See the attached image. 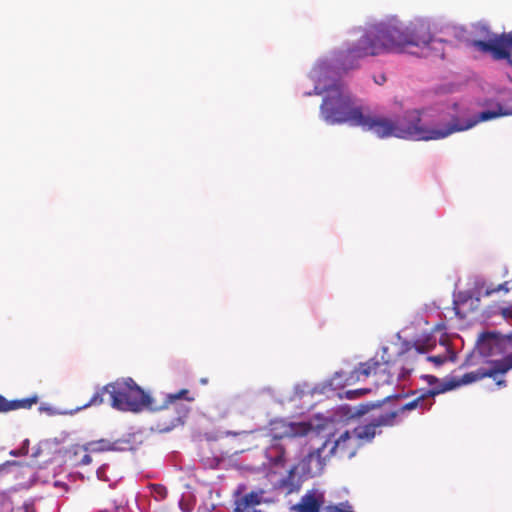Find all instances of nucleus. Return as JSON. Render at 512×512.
Listing matches in <instances>:
<instances>
[{
  "instance_id": "nucleus-28",
  "label": "nucleus",
  "mask_w": 512,
  "mask_h": 512,
  "mask_svg": "<svg viewBox=\"0 0 512 512\" xmlns=\"http://www.w3.org/2000/svg\"><path fill=\"white\" fill-rule=\"evenodd\" d=\"M422 378L426 380L429 385H435L439 382L438 378L434 375H423Z\"/></svg>"
},
{
  "instance_id": "nucleus-29",
  "label": "nucleus",
  "mask_w": 512,
  "mask_h": 512,
  "mask_svg": "<svg viewBox=\"0 0 512 512\" xmlns=\"http://www.w3.org/2000/svg\"><path fill=\"white\" fill-rule=\"evenodd\" d=\"M503 376L504 375H498L496 379H493L498 387L504 388L507 386V381Z\"/></svg>"
},
{
  "instance_id": "nucleus-8",
  "label": "nucleus",
  "mask_w": 512,
  "mask_h": 512,
  "mask_svg": "<svg viewBox=\"0 0 512 512\" xmlns=\"http://www.w3.org/2000/svg\"><path fill=\"white\" fill-rule=\"evenodd\" d=\"M454 388V385H447L442 387H434L428 390L423 391L416 398L409 401L408 403L402 405L397 410L393 412H397V417L406 412L415 409H420L422 412L428 411L432 405L434 404L433 398L440 393L446 392Z\"/></svg>"
},
{
  "instance_id": "nucleus-39",
  "label": "nucleus",
  "mask_w": 512,
  "mask_h": 512,
  "mask_svg": "<svg viewBox=\"0 0 512 512\" xmlns=\"http://www.w3.org/2000/svg\"><path fill=\"white\" fill-rule=\"evenodd\" d=\"M101 473H102V472H101V469H98V471H97V475H98V477H99V478H101Z\"/></svg>"
},
{
  "instance_id": "nucleus-9",
  "label": "nucleus",
  "mask_w": 512,
  "mask_h": 512,
  "mask_svg": "<svg viewBox=\"0 0 512 512\" xmlns=\"http://www.w3.org/2000/svg\"><path fill=\"white\" fill-rule=\"evenodd\" d=\"M327 446L325 442L322 447L309 452L298 464L302 476L315 477L320 475L326 465L325 457L322 456L323 451Z\"/></svg>"
},
{
  "instance_id": "nucleus-10",
  "label": "nucleus",
  "mask_w": 512,
  "mask_h": 512,
  "mask_svg": "<svg viewBox=\"0 0 512 512\" xmlns=\"http://www.w3.org/2000/svg\"><path fill=\"white\" fill-rule=\"evenodd\" d=\"M359 448L360 446L350 430H346L334 441L330 448V454L350 459L356 455Z\"/></svg>"
},
{
  "instance_id": "nucleus-30",
  "label": "nucleus",
  "mask_w": 512,
  "mask_h": 512,
  "mask_svg": "<svg viewBox=\"0 0 512 512\" xmlns=\"http://www.w3.org/2000/svg\"><path fill=\"white\" fill-rule=\"evenodd\" d=\"M501 314L506 319H512V306L503 308Z\"/></svg>"
},
{
  "instance_id": "nucleus-5",
  "label": "nucleus",
  "mask_w": 512,
  "mask_h": 512,
  "mask_svg": "<svg viewBox=\"0 0 512 512\" xmlns=\"http://www.w3.org/2000/svg\"><path fill=\"white\" fill-rule=\"evenodd\" d=\"M477 30L485 40H473L472 46L483 53H490L495 60H507L512 66V55L509 51L512 48V31L498 36L482 24L477 26Z\"/></svg>"
},
{
  "instance_id": "nucleus-24",
  "label": "nucleus",
  "mask_w": 512,
  "mask_h": 512,
  "mask_svg": "<svg viewBox=\"0 0 512 512\" xmlns=\"http://www.w3.org/2000/svg\"><path fill=\"white\" fill-rule=\"evenodd\" d=\"M412 370H413L412 365H409L407 367L406 366H401L400 367V371L397 374V379L398 380H405L410 375Z\"/></svg>"
},
{
  "instance_id": "nucleus-36",
  "label": "nucleus",
  "mask_w": 512,
  "mask_h": 512,
  "mask_svg": "<svg viewBox=\"0 0 512 512\" xmlns=\"http://www.w3.org/2000/svg\"><path fill=\"white\" fill-rule=\"evenodd\" d=\"M474 364H475L474 363V355L467 357V359L464 362L465 366H470V365H474Z\"/></svg>"
},
{
  "instance_id": "nucleus-23",
  "label": "nucleus",
  "mask_w": 512,
  "mask_h": 512,
  "mask_svg": "<svg viewBox=\"0 0 512 512\" xmlns=\"http://www.w3.org/2000/svg\"><path fill=\"white\" fill-rule=\"evenodd\" d=\"M81 447H78L75 451L73 456L75 457L74 465L76 466H83L88 465L91 463L92 459L89 455L90 452H82Z\"/></svg>"
},
{
  "instance_id": "nucleus-11",
  "label": "nucleus",
  "mask_w": 512,
  "mask_h": 512,
  "mask_svg": "<svg viewBox=\"0 0 512 512\" xmlns=\"http://www.w3.org/2000/svg\"><path fill=\"white\" fill-rule=\"evenodd\" d=\"M325 504L324 493L318 489L308 490L300 501L292 507L295 512H320Z\"/></svg>"
},
{
  "instance_id": "nucleus-25",
  "label": "nucleus",
  "mask_w": 512,
  "mask_h": 512,
  "mask_svg": "<svg viewBox=\"0 0 512 512\" xmlns=\"http://www.w3.org/2000/svg\"><path fill=\"white\" fill-rule=\"evenodd\" d=\"M499 291H504V292H508L509 291V288L507 287V282L505 283H502V284H499L496 288H493V289H487L485 292H484V296H490L492 295L493 293L495 292H499Z\"/></svg>"
},
{
  "instance_id": "nucleus-18",
  "label": "nucleus",
  "mask_w": 512,
  "mask_h": 512,
  "mask_svg": "<svg viewBox=\"0 0 512 512\" xmlns=\"http://www.w3.org/2000/svg\"><path fill=\"white\" fill-rule=\"evenodd\" d=\"M266 456L275 466H283L285 463V449L281 445L270 446L266 451Z\"/></svg>"
},
{
  "instance_id": "nucleus-22",
  "label": "nucleus",
  "mask_w": 512,
  "mask_h": 512,
  "mask_svg": "<svg viewBox=\"0 0 512 512\" xmlns=\"http://www.w3.org/2000/svg\"><path fill=\"white\" fill-rule=\"evenodd\" d=\"M455 360L456 353L450 347L446 349V352L444 354L427 357V361L432 362L437 367L443 365L447 361L454 362Z\"/></svg>"
},
{
  "instance_id": "nucleus-4",
  "label": "nucleus",
  "mask_w": 512,
  "mask_h": 512,
  "mask_svg": "<svg viewBox=\"0 0 512 512\" xmlns=\"http://www.w3.org/2000/svg\"><path fill=\"white\" fill-rule=\"evenodd\" d=\"M323 93L325 96L320 106L323 119L329 124L349 123L355 126L363 107L354 105L347 87L339 80L324 86L318 83L314 88V94Z\"/></svg>"
},
{
  "instance_id": "nucleus-2",
  "label": "nucleus",
  "mask_w": 512,
  "mask_h": 512,
  "mask_svg": "<svg viewBox=\"0 0 512 512\" xmlns=\"http://www.w3.org/2000/svg\"><path fill=\"white\" fill-rule=\"evenodd\" d=\"M503 115L506 113L502 111L501 106H498L497 110L482 111L471 119L465 120L453 116L448 123L441 122L429 126L422 121L419 110L406 111L403 117L393 120L380 115H372L362 108L355 126H359L365 131H371L379 138L397 137L415 141H430L444 139L455 132L466 131L479 122Z\"/></svg>"
},
{
  "instance_id": "nucleus-1",
  "label": "nucleus",
  "mask_w": 512,
  "mask_h": 512,
  "mask_svg": "<svg viewBox=\"0 0 512 512\" xmlns=\"http://www.w3.org/2000/svg\"><path fill=\"white\" fill-rule=\"evenodd\" d=\"M433 38L429 24L423 21L404 25L396 18L370 25L361 38L339 54L341 69L359 67V60L368 56L404 53L410 47H427Z\"/></svg>"
},
{
  "instance_id": "nucleus-34",
  "label": "nucleus",
  "mask_w": 512,
  "mask_h": 512,
  "mask_svg": "<svg viewBox=\"0 0 512 512\" xmlns=\"http://www.w3.org/2000/svg\"><path fill=\"white\" fill-rule=\"evenodd\" d=\"M327 512H353V511H345V510L338 508L337 506H329L327 508Z\"/></svg>"
},
{
  "instance_id": "nucleus-21",
  "label": "nucleus",
  "mask_w": 512,
  "mask_h": 512,
  "mask_svg": "<svg viewBox=\"0 0 512 512\" xmlns=\"http://www.w3.org/2000/svg\"><path fill=\"white\" fill-rule=\"evenodd\" d=\"M310 430V426L305 423H292L289 425L287 430L284 432V437L293 438L298 436H304Z\"/></svg>"
},
{
  "instance_id": "nucleus-13",
  "label": "nucleus",
  "mask_w": 512,
  "mask_h": 512,
  "mask_svg": "<svg viewBox=\"0 0 512 512\" xmlns=\"http://www.w3.org/2000/svg\"><path fill=\"white\" fill-rule=\"evenodd\" d=\"M504 335L494 332L481 333L477 340V351L482 357H490L500 354V340Z\"/></svg>"
},
{
  "instance_id": "nucleus-12",
  "label": "nucleus",
  "mask_w": 512,
  "mask_h": 512,
  "mask_svg": "<svg viewBox=\"0 0 512 512\" xmlns=\"http://www.w3.org/2000/svg\"><path fill=\"white\" fill-rule=\"evenodd\" d=\"M487 363L489 364V367H480L475 371L465 373L457 382L450 381L444 386L454 385L455 388L456 386L471 384L484 378L496 379L497 376L500 375L499 371H497L493 361H487Z\"/></svg>"
},
{
  "instance_id": "nucleus-19",
  "label": "nucleus",
  "mask_w": 512,
  "mask_h": 512,
  "mask_svg": "<svg viewBox=\"0 0 512 512\" xmlns=\"http://www.w3.org/2000/svg\"><path fill=\"white\" fill-rule=\"evenodd\" d=\"M111 390L112 387H110V383L103 386L102 388L97 389L93 396L90 398V400L83 405V408L91 406H100L101 404L104 403V396L106 394H109V400L111 401Z\"/></svg>"
},
{
  "instance_id": "nucleus-7",
  "label": "nucleus",
  "mask_w": 512,
  "mask_h": 512,
  "mask_svg": "<svg viewBox=\"0 0 512 512\" xmlns=\"http://www.w3.org/2000/svg\"><path fill=\"white\" fill-rule=\"evenodd\" d=\"M395 366V364L390 365L388 362H381L375 358H371L366 362L360 363L353 371V375L359 380L360 376L369 377L371 375L382 374L384 376L383 382L391 383L395 374V371H392V369H394Z\"/></svg>"
},
{
  "instance_id": "nucleus-15",
  "label": "nucleus",
  "mask_w": 512,
  "mask_h": 512,
  "mask_svg": "<svg viewBox=\"0 0 512 512\" xmlns=\"http://www.w3.org/2000/svg\"><path fill=\"white\" fill-rule=\"evenodd\" d=\"M302 478L299 464L294 465L288 470L287 475L279 480L278 488L284 490L286 494L296 492L301 487Z\"/></svg>"
},
{
  "instance_id": "nucleus-38",
  "label": "nucleus",
  "mask_w": 512,
  "mask_h": 512,
  "mask_svg": "<svg viewBox=\"0 0 512 512\" xmlns=\"http://www.w3.org/2000/svg\"><path fill=\"white\" fill-rule=\"evenodd\" d=\"M227 434H228V435H230V434H231V435L237 436V435H239L240 433H238V432H230V431H229V432H227Z\"/></svg>"
},
{
  "instance_id": "nucleus-20",
  "label": "nucleus",
  "mask_w": 512,
  "mask_h": 512,
  "mask_svg": "<svg viewBox=\"0 0 512 512\" xmlns=\"http://www.w3.org/2000/svg\"><path fill=\"white\" fill-rule=\"evenodd\" d=\"M262 494L263 492L251 491L241 497L238 501L244 506L247 510L254 508L257 505H260L262 502Z\"/></svg>"
},
{
  "instance_id": "nucleus-14",
  "label": "nucleus",
  "mask_w": 512,
  "mask_h": 512,
  "mask_svg": "<svg viewBox=\"0 0 512 512\" xmlns=\"http://www.w3.org/2000/svg\"><path fill=\"white\" fill-rule=\"evenodd\" d=\"M499 345L502 358L493 360V363L500 375H505L512 370V333L504 335Z\"/></svg>"
},
{
  "instance_id": "nucleus-16",
  "label": "nucleus",
  "mask_w": 512,
  "mask_h": 512,
  "mask_svg": "<svg viewBox=\"0 0 512 512\" xmlns=\"http://www.w3.org/2000/svg\"><path fill=\"white\" fill-rule=\"evenodd\" d=\"M38 402L37 396L17 400H8L0 394V413H8L19 409H30Z\"/></svg>"
},
{
  "instance_id": "nucleus-27",
  "label": "nucleus",
  "mask_w": 512,
  "mask_h": 512,
  "mask_svg": "<svg viewBox=\"0 0 512 512\" xmlns=\"http://www.w3.org/2000/svg\"><path fill=\"white\" fill-rule=\"evenodd\" d=\"M153 490L160 498H165L167 496V489L163 485H153Z\"/></svg>"
},
{
  "instance_id": "nucleus-35",
  "label": "nucleus",
  "mask_w": 512,
  "mask_h": 512,
  "mask_svg": "<svg viewBox=\"0 0 512 512\" xmlns=\"http://www.w3.org/2000/svg\"><path fill=\"white\" fill-rule=\"evenodd\" d=\"M367 411H368L367 406H361L360 409H358L357 412L354 413V415L361 416V415L365 414Z\"/></svg>"
},
{
  "instance_id": "nucleus-26",
  "label": "nucleus",
  "mask_w": 512,
  "mask_h": 512,
  "mask_svg": "<svg viewBox=\"0 0 512 512\" xmlns=\"http://www.w3.org/2000/svg\"><path fill=\"white\" fill-rule=\"evenodd\" d=\"M414 348L418 353H426L433 348V345H426L424 343L416 342Z\"/></svg>"
},
{
  "instance_id": "nucleus-3",
  "label": "nucleus",
  "mask_w": 512,
  "mask_h": 512,
  "mask_svg": "<svg viewBox=\"0 0 512 512\" xmlns=\"http://www.w3.org/2000/svg\"><path fill=\"white\" fill-rule=\"evenodd\" d=\"M110 387H112L111 406L121 411L139 412L145 408L157 411L170 406H174L176 409L179 400L188 402L195 400L188 389H181L177 393L167 394L162 405H155L154 399L138 386L132 378L112 382Z\"/></svg>"
},
{
  "instance_id": "nucleus-37",
  "label": "nucleus",
  "mask_w": 512,
  "mask_h": 512,
  "mask_svg": "<svg viewBox=\"0 0 512 512\" xmlns=\"http://www.w3.org/2000/svg\"><path fill=\"white\" fill-rule=\"evenodd\" d=\"M386 81L385 75H380L379 80H376L377 84H383Z\"/></svg>"
},
{
  "instance_id": "nucleus-40",
  "label": "nucleus",
  "mask_w": 512,
  "mask_h": 512,
  "mask_svg": "<svg viewBox=\"0 0 512 512\" xmlns=\"http://www.w3.org/2000/svg\"><path fill=\"white\" fill-rule=\"evenodd\" d=\"M201 383L205 384V383H207V380L206 379H201Z\"/></svg>"
},
{
  "instance_id": "nucleus-33",
  "label": "nucleus",
  "mask_w": 512,
  "mask_h": 512,
  "mask_svg": "<svg viewBox=\"0 0 512 512\" xmlns=\"http://www.w3.org/2000/svg\"><path fill=\"white\" fill-rule=\"evenodd\" d=\"M247 509L241 505V503L237 500L236 501V506L235 508L233 509V512H246Z\"/></svg>"
},
{
  "instance_id": "nucleus-31",
  "label": "nucleus",
  "mask_w": 512,
  "mask_h": 512,
  "mask_svg": "<svg viewBox=\"0 0 512 512\" xmlns=\"http://www.w3.org/2000/svg\"><path fill=\"white\" fill-rule=\"evenodd\" d=\"M18 465L17 461H6L2 464H0V472H3L7 467Z\"/></svg>"
},
{
  "instance_id": "nucleus-17",
  "label": "nucleus",
  "mask_w": 512,
  "mask_h": 512,
  "mask_svg": "<svg viewBox=\"0 0 512 512\" xmlns=\"http://www.w3.org/2000/svg\"><path fill=\"white\" fill-rule=\"evenodd\" d=\"M115 444L116 443H112L109 440L100 439V440L90 441V442L86 443L84 446L81 447L80 450L82 452H91V453L111 451V450L116 449Z\"/></svg>"
},
{
  "instance_id": "nucleus-6",
  "label": "nucleus",
  "mask_w": 512,
  "mask_h": 512,
  "mask_svg": "<svg viewBox=\"0 0 512 512\" xmlns=\"http://www.w3.org/2000/svg\"><path fill=\"white\" fill-rule=\"evenodd\" d=\"M397 423V412H384L374 417L369 423L360 424L353 428L352 435L359 446L372 442L383 427H391Z\"/></svg>"
},
{
  "instance_id": "nucleus-32",
  "label": "nucleus",
  "mask_w": 512,
  "mask_h": 512,
  "mask_svg": "<svg viewBox=\"0 0 512 512\" xmlns=\"http://www.w3.org/2000/svg\"><path fill=\"white\" fill-rule=\"evenodd\" d=\"M364 392L362 390H353V391H348L347 392V396L348 398H352L354 396H360V395H363Z\"/></svg>"
}]
</instances>
